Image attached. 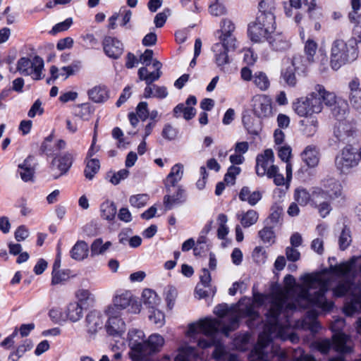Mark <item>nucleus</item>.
<instances>
[{"label": "nucleus", "instance_id": "f257e3e1", "mask_svg": "<svg viewBox=\"0 0 361 361\" xmlns=\"http://www.w3.org/2000/svg\"><path fill=\"white\" fill-rule=\"evenodd\" d=\"M302 285H295V279L291 275H287L284 281L288 288L286 299L289 292L293 291L297 295L295 302L288 304L287 308L295 310L298 307L307 308L315 306L324 311L331 310L334 303L328 301L325 293L328 290L329 282L320 274H307L302 278Z\"/></svg>", "mask_w": 361, "mask_h": 361}, {"label": "nucleus", "instance_id": "f03ea898", "mask_svg": "<svg viewBox=\"0 0 361 361\" xmlns=\"http://www.w3.org/2000/svg\"><path fill=\"white\" fill-rule=\"evenodd\" d=\"M361 257H353L349 261L336 266H331L330 269L339 277L337 284L332 288L335 297L340 298L349 294L352 296L350 302L344 306V312L348 316H352L361 310V283L355 284L351 280V270L357 263L360 269Z\"/></svg>", "mask_w": 361, "mask_h": 361}, {"label": "nucleus", "instance_id": "7ed1b4c3", "mask_svg": "<svg viewBox=\"0 0 361 361\" xmlns=\"http://www.w3.org/2000/svg\"><path fill=\"white\" fill-rule=\"evenodd\" d=\"M221 325V321L218 319L207 318L200 319L199 322L189 325L188 336L195 338L196 335L202 334L206 338H199L197 345L202 349L214 345L215 350L213 353V357L216 361H238L237 356L228 353L225 346L215 338Z\"/></svg>", "mask_w": 361, "mask_h": 361}, {"label": "nucleus", "instance_id": "20e7f679", "mask_svg": "<svg viewBox=\"0 0 361 361\" xmlns=\"http://www.w3.org/2000/svg\"><path fill=\"white\" fill-rule=\"evenodd\" d=\"M254 303L262 305L270 303V308L267 313V322L263 332L259 336L258 341L263 337V347L270 340V336L281 335V327L278 324V317L286 304V294L283 291H278L271 295L255 294Z\"/></svg>", "mask_w": 361, "mask_h": 361}, {"label": "nucleus", "instance_id": "39448f33", "mask_svg": "<svg viewBox=\"0 0 361 361\" xmlns=\"http://www.w3.org/2000/svg\"><path fill=\"white\" fill-rule=\"evenodd\" d=\"M323 104L333 107L336 104V96L334 92L326 90L322 85L314 86V91L305 97L297 99L293 103V109L300 117L314 116L322 111Z\"/></svg>", "mask_w": 361, "mask_h": 361}, {"label": "nucleus", "instance_id": "423d86ee", "mask_svg": "<svg viewBox=\"0 0 361 361\" xmlns=\"http://www.w3.org/2000/svg\"><path fill=\"white\" fill-rule=\"evenodd\" d=\"M355 51L353 46H349L341 39L333 41L330 49V66L333 70L337 71L342 66L354 59L352 53Z\"/></svg>", "mask_w": 361, "mask_h": 361}, {"label": "nucleus", "instance_id": "0eeeda50", "mask_svg": "<svg viewBox=\"0 0 361 361\" xmlns=\"http://www.w3.org/2000/svg\"><path fill=\"white\" fill-rule=\"evenodd\" d=\"M44 60L39 56L22 57L18 61L16 68L21 75L39 80L44 77Z\"/></svg>", "mask_w": 361, "mask_h": 361}, {"label": "nucleus", "instance_id": "6e6552de", "mask_svg": "<svg viewBox=\"0 0 361 361\" xmlns=\"http://www.w3.org/2000/svg\"><path fill=\"white\" fill-rule=\"evenodd\" d=\"M358 164L357 151L351 146L342 149L335 158V166L343 174L350 173Z\"/></svg>", "mask_w": 361, "mask_h": 361}, {"label": "nucleus", "instance_id": "1a4fd4ad", "mask_svg": "<svg viewBox=\"0 0 361 361\" xmlns=\"http://www.w3.org/2000/svg\"><path fill=\"white\" fill-rule=\"evenodd\" d=\"M142 331L133 329L128 333L130 356L134 361L145 360L144 350L147 340Z\"/></svg>", "mask_w": 361, "mask_h": 361}, {"label": "nucleus", "instance_id": "9d476101", "mask_svg": "<svg viewBox=\"0 0 361 361\" xmlns=\"http://www.w3.org/2000/svg\"><path fill=\"white\" fill-rule=\"evenodd\" d=\"M114 305L108 307H115L116 312L125 310L128 307L131 313L137 314L141 310V304L133 297L130 291H124L116 294L113 299Z\"/></svg>", "mask_w": 361, "mask_h": 361}, {"label": "nucleus", "instance_id": "9b49d317", "mask_svg": "<svg viewBox=\"0 0 361 361\" xmlns=\"http://www.w3.org/2000/svg\"><path fill=\"white\" fill-rule=\"evenodd\" d=\"M345 325V320L342 318L337 319L331 324V329L336 334L333 336V347L336 352L348 353L352 351V348L348 345L350 337L345 334L340 333Z\"/></svg>", "mask_w": 361, "mask_h": 361}, {"label": "nucleus", "instance_id": "f8f14e48", "mask_svg": "<svg viewBox=\"0 0 361 361\" xmlns=\"http://www.w3.org/2000/svg\"><path fill=\"white\" fill-rule=\"evenodd\" d=\"M274 154L272 149H265L256 158V173L259 176H271L276 172L278 166L274 165Z\"/></svg>", "mask_w": 361, "mask_h": 361}, {"label": "nucleus", "instance_id": "ddd939ff", "mask_svg": "<svg viewBox=\"0 0 361 361\" xmlns=\"http://www.w3.org/2000/svg\"><path fill=\"white\" fill-rule=\"evenodd\" d=\"M252 111L259 118H268L273 114L271 99L266 94H257L252 99Z\"/></svg>", "mask_w": 361, "mask_h": 361}, {"label": "nucleus", "instance_id": "4468645a", "mask_svg": "<svg viewBox=\"0 0 361 361\" xmlns=\"http://www.w3.org/2000/svg\"><path fill=\"white\" fill-rule=\"evenodd\" d=\"M73 161V157L70 152H64L56 156L51 164V170L55 173L54 178H58L66 174L71 169Z\"/></svg>", "mask_w": 361, "mask_h": 361}, {"label": "nucleus", "instance_id": "2eb2a0df", "mask_svg": "<svg viewBox=\"0 0 361 361\" xmlns=\"http://www.w3.org/2000/svg\"><path fill=\"white\" fill-rule=\"evenodd\" d=\"M263 337H262L254 349L251 351L250 358L252 361H289V357L286 351L281 350L280 348L273 349V355L271 360H267L264 359V354L263 351Z\"/></svg>", "mask_w": 361, "mask_h": 361}, {"label": "nucleus", "instance_id": "dca6fc26", "mask_svg": "<svg viewBox=\"0 0 361 361\" xmlns=\"http://www.w3.org/2000/svg\"><path fill=\"white\" fill-rule=\"evenodd\" d=\"M106 314L109 317L106 324L107 333L112 336L121 335L125 331V323L119 318L120 312L115 307H107Z\"/></svg>", "mask_w": 361, "mask_h": 361}, {"label": "nucleus", "instance_id": "f3484780", "mask_svg": "<svg viewBox=\"0 0 361 361\" xmlns=\"http://www.w3.org/2000/svg\"><path fill=\"white\" fill-rule=\"evenodd\" d=\"M197 104V99L195 96L190 95L185 101V104L180 103L176 106L173 109V116L179 118L181 116L188 121L192 119L196 114V110L194 108Z\"/></svg>", "mask_w": 361, "mask_h": 361}, {"label": "nucleus", "instance_id": "a211bd4d", "mask_svg": "<svg viewBox=\"0 0 361 361\" xmlns=\"http://www.w3.org/2000/svg\"><path fill=\"white\" fill-rule=\"evenodd\" d=\"M105 54L110 58L118 59L123 52V44L118 39L113 37H106L102 42Z\"/></svg>", "mask_w": 361, "mask_h": 361}, {"label": "nucleus", "instance_id": "6ab92c4d", "mask_svg": "<svg viewBox=\"0 0 361 361\" xmlns=\"http://www.w3.org/2000/svg\"><path fill=\"white\" fill-rule=\"evenodd\" d=\"M183 171L182 164H176L171 168L170 173L164 180L166 192L171 193V188L176 187L177 183L180 181L183 176Z\"/></svg>", "mask_w": 361, "mask_h": 361}, {"label": "nucleus", "instance_id": "aec40b11", "mask_svg": "<svg viewBox=\"0 0 361 361\" xmlns=\"http://www.w3.org/2000/svg\"><path fill=\"white\" fill-rule=\"evenodd\" d=\"M153 67L156 69L155 71L149 73L146 67H142L139 68L137 75L140 80L145 81L147 85H151L153 82L157 80L161 75V63L154 60L153 61Z\"/></svg>", "mask_w": 361, "mask_h": 361}, {"label": "nucleus", "instance_id": "412c9836", "mask_svg": "<svg viewBox=\"0 0 361 361\" xmlns=\"http://www.w3.org/2000/svg\"><path fill=\"white\" fill-rule=\"evenodd\" d=\"M274 31H267V27L258 25L257 22L251 23L248 26V35L250 39L254 42H261L267 40L269 35Z\"/></svg>", "mask_w": 361, "mask_h": 361}, {"label": "nucleus", "instance_id": "4be33fe9", "mask_svg": "<svg viewBox=\"0 0 361 361\" xmlns=\"http://www.w3.org/2000/svg\"><path fill=\"white\" fill-rule=\"evenodd\" d=\"M164 344V338L158 334H152L147 340L145 348L144 350L145 360L146 361L149 355L160 351Z\"/></svg>", "mask_w": 361, "mask_h": 361}, {"label": "nucleus", "instance_id": "5701e85b", "mask_svg": "<svg viewBox=\"0 0 361 361\" xmlns=\"http://www.w3.org/2000/svg\"><path fill=\"white\" fill-rule=\"evenodd\" d=\"M32 157H27L18 165V173L24 182L33 181L35 168L32 166Z\"/></svg>", "mask_w": 361, "mask_h": 361}, {"label": "nucleus", "instance_id": "b1692460", "mask_svg": "<svg viewBox=\"0 0 361 361\" xmlns=\"http://www.w3.org/2000/svg\"><path fill=\"white\" fill-rule=\"evenodd\" d=\"M185 200V190L178 186L175 193H168L164 197V204L166 209H171L174 205L183 202Z\"/></svg>", "mask_w": 361, "mask_h": 361}, {"label": "nucleus", "instance_id": "393cba45", "mask_svg": "<svg viewBox=\"0 0 361 361\" xmlns=\"http://www.w3.org/2000/svg\"><path fill=\"white\" fill-rule=\"evenodd\" d=\"M86 322L88 331L90 334H95L99 329L102 328L104 319L100 312L92 311L87 315Z\"/></svg>", "mask_w": 361, "mask_h": 361}, {"label": "nucleus", "instance_id": "a878e982", "mask_svg": "<svg viewBox=\"0 0 361 361\" xmlns=\"http://www.w3.org/2000/svg\"><path fill=\"white\" fill-rule=\"evenodd\" d=\"M267 42L272 49L277 51H285L290 47L288 41H287L281 34L275 33L274 32L269 35Z\"/></svg>", "mask_w": 361, "mask_h": 361}, {"label": "nucleus", "instance_id": "bb28decb", "mask_svg": "<svg viewBox=\"0 0 361 361\" xmlns=\"http://www.w3.org/2000/svg\"><path fill=\"white\" fill-rule=\"evenodd\" d=\"M300 125L302 133L306 136L310 137L316 133L319 122L316 116H309L301 120Z\"/></svg>", "mask_w": 361, "mask_h": 361}, {"label": "nucleus", "instance_id": "cd10ccee", "mask_svg": "<svg viewBox=\"0 0 361 361\" xmlns=\"http://www.w3.org/2000/svg\"><path fill=\"white\" fill-rule=\"evenodd\" d=\"M262 192L259 190L252 191L248 187H243L239 193V199L247 202L250 205L255 206L262 199Z\"/></svg>", "mask_w": 361, "mask_h": 361}, {"label": "nucleus", "instance_id": "c85d7f7f", "mask_svg": "<svg viewBox=\"0 0 361 361\" xmlns=\"http://www.w3.org/2000/svg\"><path fill=\"white\" fill-rule=\"evenodd\" d=\"M214 53L215 61L221 70L224 71V66L229 63V59L227 52L228 50L224 49V45L215 44L212 47Z\"/></svg>", "mask_w": 361, "mask_h": 361}, {"label": "nucleus", "instance_id": "c756f323", "mask_svg": "<svg viewBox=\"0 0 361 361\" xmlns=\"http://www.w3.org/2000/svg\"><path fill=\"white\" fill-rule=\"evenodd\" d=\"M51 78L47 80L49 83L51 80H55L56 79L62 78L63 80L67 79L70 75L74 74V70L73 66H63L61 68H59L55 66L50 67Z\"/></svg>", "mask_w": 361, "mask_h": 361}, {"label": "nucleus", "instance_id": "7c9ffc66", "mask_svg": "<svg viewBox=\"0 0 361 361\" xmlns=\"http://www.w3.org/2000/svg\"><path fill=\"white\" fill-rule=\"evenodd\" d=\"M323 186L331 200L338 197L341 195V184L334 178H327L324 180Z\"/></svg>", "mask_w": 361, "mask_h": 361}, {"label": "nucleus", "instance_id": "2f4dec72", "mask_svg": "<svg viewBox=\"0 0 361 361\" xmlns=\"http://www.w3.org/2000/svg\"><path fill=\"white\" fill-rule=\"evenodd\" d=\"M302 159L308 166H316L319 163L318 151L316 147L307 146L302 153Z\"/></svg>", "mask_w": 361, "mask_h": 361}, {"label": "nucleus", "instance_id": "473e14b6", "mask_svg": "<svg viewBox=\"0 0 361 361\" xmlns=\"http://www.w3.org/2000/svg\"><path fill=\"white\" fill-rule=\"evenodd\" d=\"M238 219L244 228H248L257 223L259 219V214L254 209H249L237 215Z\"/></svg>", "mask_w": 361, "mask_h": 361}, {"label": "nucleus", "instance_id": "72a5a7b5", "mask_svg": "<svg viewBox=\"0 0 361 361\" xmlns=\"http://www.w3.org/2000/svg\"><path fill=\"white\" fill-rule=\"evenodd\" d=\"M298 57H294L292 61L291 66L288 67L283 72H282V77L285 82L290 87H295L297 84V78L295 76V69Z\"/></svg>", "mask_w": 361, "mask_h": 361}, {"label": "nucleus", "instance_id": "f704fd0d", "mask_svg": "<svg viewBox=\"0 0 361 361\" xmlns=\"http://www.w3.org/2000/svg\"><path fill=\"white\" fill-rule=\"evenodd\" d=\"M142 301L149 309H154L160 303V298L152 289L146 288L142 293Z\"/></svg>", "mask_w": 361, "mask_h": 361}, {"label": "nucleus", "instance_id": "c9c22d12", "mask_svg": "<svg viewBox=\"0 0 361 361\" xmlns=\"http://www.w3.org/2000/svg\"><path fill=\"white\" fill-rule=\"evenodd\" d=\"M278 324L281 327V335H278V336H270V340L269 341V343H267V344L264 346V348H263V351H264V359L267 360H271V357L273 355V349L274 348H279V347H277V346H273L272 347V349H271V355L269 356L267 352H266V348L268 347V345H269L270 342L271 341L272 338H281L282 340H286L287 338L290 339V341L292 342V343H296L298 341V336L295 334H290L288 335V337H287L286 336L284 335V332L286 331V327L284 326H282L281 324H279V322H278ZM280 349L281 350V348H280ZM283 350V349H282ZM283 351H285L283 350Z\"/></svg>", "mask_w": 361, "mask_h": 361}, {"label": "nucleus", "instance_id": "e433bc0d", "mask_svg": "<svg viewBox=\"0 0 361 361\" xmlns=\"http://www.w3.org/2000/svg\"><path fill=\"white\" fill-rule=\"evenodd\" d=\"M89 247L87 244L82 240L78 241L71 250V256L75 260H82L88 255Z\"/></svg>", "mask_w": 361, "mask_h": 361}, {"label": "nucleus", "instance_id": "4c0bfd02", "mask_svg": "<svg viewBox=\"0 0 361 361\" xmlns=\"http://www.w3.org/2000/svg\"><path fill=\"white\" fill-rule=\"evenodd\" d=\"M94 112V109L89 103H84L78 104L75 106L73 115L75 117L80 118L82 121H89L92 114Z\"/></svg>", "mask_w": 361, "mask_h": 361}, {"label": "nucleus", "instance_id": "58836bf2", "mask_svg": "<svg viewBox=\"0 0 361 361\" xmlns=\"http://www.w3.org/2000/svg\"><path fill=\"white\" fill-rule=\"evenodd\" d=\"M88 96L90 99L97 103L103 102L109 98L108 90L102 86H95L90 90Z\"/></svg>", "mask_w": 361, "mask_h": 361}, {"label": "nucleus", "instance_id": "ea45409f", "mask_svg": "<svg viewBox=\"0 0 361 361\" xmlns=\"http://www.w3.org/2000/svg\"><path fill=\"white\" fill-rule=\"evenodd\" d=\"M255 22L267 27V31H274L276 29L275 16L274 13H259Z\"/></svg>", "mask_w": 361, "mask_h": 361}, {"label": "nucleus", "instance_id": "a19ab883", "mask_svg": "<svg viewBox=\"0 0 361 361\" xmlns=\"http://www.w3.org/2000/svg\"><path fill=\"white\" fill-rule=\"evenodd\" d=\"M116 207L113 202L106 200L100 206L101 216L107 221L114 219L116 214Z\"/></svg>", "mask_w": 361, "mask_h": 361}, {"label": "nucleus", "instance_id": "79ce46f5", "mask_svg": "<svg viewBox=\"0 0 361 361\" xmlns=\"http://www.w3.org/2000/svg\"><path fill=\"white\" fill-rule=\"evenodd\" d=\"M252 82L261 91H266L270 87V80L267 74L262 71L255 73Z\"/></svg>", "mask_w": 361, "mask_h": 361}, {"label": "nucleus", "instance_id": "37998d69", "mask_svg": "<svg viewBox=\"0 0 361 361\" xmlns=\"http://www.w3.org/2000/svg\"><path fill=\"white\" fill-rule=\"evenodd\" d=\"M318 49L317 43L312 39L309 38L305 42L304 52L306 56V60L309 63L316 62L314 56Z\"/></svg>", "mask_w": 361, "mask_h": 361}, {"label": "nucleus", "instance_id": "c03bdc74", "mask_svg": "<svg viewBox=\"0 0 361 361\" xmlns=\"http://www.w3.org/2000/svg\"><path fill=\"white\" fill-rule=\"evenodd\" d=\"M100 169V163L97 159H86L84 174L86 178L92 180Z\"/></svg>", "mask_w": 361, "mask_h": 361}, {"label": "nucleus", "instance_id": "a18cd8bd", "mask_svg": "<svg viewBox=\"0 0 361 361\" xmlns=\"http://www.w3.org/2000/svg\"><path fill=\"white\" fill-rule=\"evenodd\" d=\"M67 317L72 322H75L82 317V308L78 302L68 305L67 308Z\"/></svg>", "mask_w": 361, "mask_h": 361}, {"label": "nucleus", "instance_id": "49530a36", "mask_svg": "<svg viewBox=\"0 0 361 361\" xmlns=\"http://www.w3.org/2000/svg\"><path fill=\"white\" fill-rule=\"evenodd\" d=\"M111 246L110 241L103 242L102 238H97L91 245V252L92 255H99L105 253Z\"/></svg>", "mask_w": 361, "mask_h": 361}, {"label": "nucleus", "instance_id": "de8ad7c7", "mask_svg": "<svg viewBox=\"0 0 361 361\" xmlns=\"http://www.w3.org/2000/svg\"><path fill=\"white\" fill-rule=\"evenodd\" d=\"M331 198L326 192L325 188L324 189L316 188L312 193V204L314 206L324 202V201H330Z\"/></svg>", "mask_w": 361, "mask_h": 361}, {"label": "nucleus", "instance_id": "09e8293b", "mask_svg": "<svg viewBox=\"0 0 361 361\" xmlns=\"http://www.w3.org/2000/svg\"><path fill=\"white\" fill-rule=\"evenodd\" d=\"M294 200L301 206L307 205L310 201L312 202V195L305 189L298 188L294 192Z\"/></svg>", "mask_w": 361, "mask_h": 361}, {"label": "nucleus", "instance_id": "8fccbe9b", "mask_svg": "<svg viewBox=\"0 0 361 361\" xmlns=\"http://www.w3.org/2000/svg\"><path fill=\"white\" fill-rule=\"evenodd\" d=\"M220 42L217 44L224 45V49L230 51L235 50L237 48V41L233 34L221 35L219 36Z\"/></svg>", "mask_w": 361, "mask_h": 361}, {"label": "nucleus", "instance_id": "3c124183", "mask_svg": "<svg viewBox=\"0 0 361 361\" xmlns=\"http://www.w3.org/2000/svg\"><path fill=\"white\" fill-rule=\"evenodd\" d=\"M149 200L147 194H137L131 195L129 198V202L133 207L142 208L145 207Z\"/></svg>", "mask_w": 361, "mask_h": 361}, {"label": "nucleus", "instance_id": "603ef678", "mask_svg": "<svg viewBox=\"0 0 361 361\" xmlns=\"http://www.w3.org/2000/svg\"><path fill=\"white\" fill-rule=\"evenodd\" d=\"M351 242L350 231L349 228L345 227L342 230L338 239L340 248L343 250H345L350 245Z\"/></svg>", "mask_w": 361, "mask_h": 361}, {"label": "nucleus", "instance_id": "864d4df0", "mask_svg": "<svg viewBox=\"0 0 361 361\" xmlns=\"http://www.w3.org/2000/svg\"><path fill=\"white\" fill-rule=\"evenodd\" d=\"M152 312L149 314V320L159 327L162 326L165 323L164 314L157 309H152Z\"/></svg>", "mask_w": 361, "mask_h": 361}, {"label": "nucleus", "instance_id": "5fc2aeb1", "mask_svg": "<svg viewBox=\"0 0 361 361\" xmlns=\"http://www.w3.org/2000/svg\"><path fill=\"white\" fill-rule=\"evenodd\" d=\"M258 7L259 13H274L275 3L274 0H262Z\"/></svg>", "mask_w": 361, "mask_h": 361}, {"label": "nucleus", "instance_id": "6e6d98bb", "mask_svg": "<svg viewBox=\"0 0 361 361\" xmlns=\"http://www.w3.org/2000/svg\"><path fill=\"white\" fill-rule=\"evenodd\" d=\"M213 3L209 6V13L214 16H220L226 13V9L224 5L219 4L218 0H212Z\"/></svg>", "mask_w": 361, "mask_h": 361}, {"label": "nucleus", "instance_id": "4d7b16f0", "mask_svg": "<svg viewBox=\"0 0 361 361\" xmlns=\"http://www.w3.org/2000/svg\"><path fill=\"white\" fill-rule=\"evenodd\" d=\"M240 172V168L238 166H231L228 168L227 173L224 177V181L228 184H234L236 176Z\"/></svg>", "mask_w": 361, "mask_h": 361}, {"label": "nucleus", "instance_id": "13d9d810", "mask_svg": "<svg viewBox=\"0 0 361 361\" xmlns=\"http://www.w3.org/2000/svg\"><path fill=\"white\" fill-rule=\"evenodd\" d=\"M259 236L264 243H273L274 242V233L271 228L264 227L259 231Z\"/></svg>", "mask_w": 361, "mask_h": 361}, {"label": "nucleus", "instance_id": "bf43d9fd", "mask_svg": "<svg viewBox=\"0 0 361 361\" xmlns=\"http://www.w3.org/2000/svg\"><path fill=\"white\" fill-rule=\"evenodd\" d=\"M302 327L309 329L313 333H316L320 329V324L314 317L312 318L308 317L303 321Z\"/></svg>", "mask_w": 361, "mask_h": 361}, {"label": "nucleus", "instance_id": "052dcab7", "mask_svg": "<svg viewBox=\"0 0 361 361\" xmlns=\"http://www.w3.org/2000/svg\"><path fill=\"white\" fill-rule=\"evenodd\" d=\"M178 292L176 288L173 286H170L168 288L166 292V300L167 302V305L169 309H172L174 304L175 300L177 297Z\"/></svg>", "mask_w": 361, "mask_h": 361}, {"label": "nucleus", "instance_id": "680f3d73", "mask_svg": "<svg viewBox=\"0 0 361 361\" xmlns=\"http://www.w3.org/2000/svg\"><path fill=\"white\" fill-rule=\"evenodd\" d=\"M194 353V348L190 346H185L179 350L175 357V361H188V355Z\"/></svg>", "mask_w": 361, "mask_h": 361}, {"label": "nucleus", "instance_id": "e2e57ef3", "mask_svg": "<svg viewBox=\"0 0 361 361\" xmlns=\"http://www.w3.org/2000/svg\"><path fill=\"white\" fill-rule=\"evenodd\" d=\"M49 316L53 322L56 324L61 323L65 321V317L61 309L57 307L51 308L49 310Z\"/></svg>", "mask_w": 361, "mask_h": 361}, {"label": "nucleus", "instance_id": "0e129e2a", "mask_svg": "<svg viewBox=\"0 0 361 361\" xmlns=\"http://www.w3.org/2000/svg\"><path fill=\"white\" fill-rule=\"evenodd\" d=\"M73 23V20L71 18H68L66 19L64 21L61 22L55 25L52 30L51 32L53 34H56L60 32L66 31L68 30V28L71 27V25Z\"/></svg>", "mask_w": 361, "mask_h": 361}, {"label": "nucleus", "instance_id": "69168bd1", "mask_svg": "<svg viewBox=\"0 0 361 361\" xmlns=\"http://www.w3.org/2000/svg\"><path fill=\"white\" fill-rule=\"evenodd\" d=\"M222 25L221 26V35H229L233 34L235 30V25L233 23L227 18H225L222 20Z\"/></svg>", "mask_w": 361, "mask_h": 361}, {"label": "nucleus", "instance_id": "338daca9", "mask_svg": "<svg viewBox=\"0 0 361 361\" xmlns=\"http://www.w3.org/2000/svg\"><path fill=\"white\" fill-rule=\"evenodd\" d=\"M318 69L321 73H325L329 68V59L324 52H321L318 56Z\"/></svg>", "mask_w": 361, "mask_h": 361}, {"label": "nucleus", "instance_id": "774afa93", "mask_svg": "<svg viewBox=\"0 0 361 361\" xmlns=\"http://www.w3.org/2000/svg\"><path fill=\"white\" fill-rule=\"evenodd\" d=\"M351 106L357 111L361 113V92L355 93V95L349 96Z\"/></svg>", "mask_w": 361, "mask_h": 361}]
</instances>
